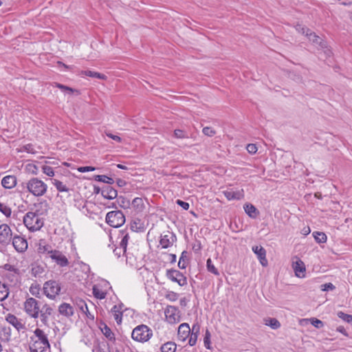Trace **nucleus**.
<instances>
[{
    "label": "nucleus",
    "instance_id": "nucleus-1",
    "mask_svg": "<svg viewBox=\"0 0 352 352\" xmlns=\"http://www.w3.org/2000/svg\"><path fill=\"white\" fill-rule=\"evenodd\" d=\"M30 352H45L50 348V344L47 335L43 330L36 328L30 337Z\"/></svg>",
    "mask_w": 352,
    "mask_h": 352
},
{
    "label": "nucleus",
    "instance_id": "nucleus-2",
    "mask_svg": "<svg viewBox=\"0 0 352 352\" xmlns=\"http://www.w3.org/2000/svg\"><path fill=\"white\" fill-rule=\"evenodd\" d=\"M22 190L34 197H42L47 190V185L38 177H32L21 184Z\"/></svg>",
    "mask_w": 352,
    "mask_h": 352
},
{
    "label": "nucleus",
    "instance_id": "nucleus-3",
    "mask_svg": "<svg viewBox=\"0 0 352 352\" xmlns=\"http://www.w3.org/2000/svg\"><path fill=\"white\" fill-rule=\"evenodd\" d=\"M153 336V331L146 324H140L135 327L131 333V338L138 342H146Z\"/></svg>",
    "mask_w": 352,
    "mask_h": 352
},
{
    "label": "nucleus",
    "instance_id": "nucleus-4",
    "mask_svg": "<svg viewBox=\"0 0 352 352\" xmlns=\"http://www.w3.org/2000/svg\"><path fill=\"white\" fill-rule=\"evenodd\" d=\"M23 223L31 232L39 230L44 225L42 219L33 212H28L25 214Z\"/></svg>",
    "mask_w": 352,
    "mask_h": 352
},
{
    "label": "nucleus",
    "instance_id": "nucleus-5",
    "mask_svg": "<svg viewBox=\"0 0 352 352\" xmlns=\"http://www.w3.org/2000/svg\"><path fill=\"white\" fill-rule=\"evenodd\" d=\"M23 307L25 312L29 317L34 319L38 318L41 307L37 300L32 297H29L24 302Z\"/></svg>",
    "mask_w": 352,
    "mask_h": 352
},
{
    "label": "nucleus",
    "instance_id": "nucleus-6",
    "mask_svg": "<svg viewBox=\"0 0 352 352\" xmlns=\"http://www.w3.org/2000/svg\"><path fill=\"white\" fill-rule=\"evenodd\" d=\"M60 283L54 280H48L43 285V293L47 298L51 300H54L60 293Z\"/></svg>",
    "mask_w": 352,
    "mask_h": 352
},
{
    "label": "nucleus",
    "instance_id": "nucleus-7",
    "mask_svg": "<svg viewBox=\"0 0 352 352\" xmlns=\"http://www.w3.org/2000/svg\"><path fill=\"white\" fill-rule=\"evenodd\" d=\"M106 222L113 228H119L125 223V217L121 210L109 212L106 215Z\"/></svg>",
    "mask_w": 352,
    "mask_h": 352
},
{
    "label": "nucleus",
    "instance_id": "nucleus-8",
    "mask_svg": "<svg viewBox=\"0 0 352 352\" xmlns=\"http://www.w3.org/2000/svg\"><path fill=\"white\" fill-rule=\"evenodd\" d=\"M40 311L38 318H40L42 324L46 327H50V320L54 313L53 307L45 303L42 305Z\"/></svg>",
    "mask_w": 352,
    "mask_h": 352
},
{
    "label": "nucleus",
    "instance_id": "nucleus-9",
    "mask_svg": "<svg viewBox=\"0 0 352 352\" xmlns=\"http://www.w3.org/2000/svg\"><path fill=\"white\" fill-rule=\"evenodd\" d=\"M166 276L168 279L170 280L172 282L177 283L180 286L187 285L186 277L181 272L177 270H167Z\"/></svg>",
    "mask_w": 352,
    "mask_h": 352
},
{
    "label": "nucleus",
    "instance_id": "nucleus-10",
    "mask_svg": "<svg viewBox=\"0 0 352 352\" xmlns=\"http://www.w3.org/2000/svg\"><path fill=\"white\" fill-rule=\"evenodd\" d=\"M306 36L313 43L318 45L322 49H324V52L327 56H331V50L327 47L326 42H324L320 37L317 36L315 33L312 32L310 30H306Z\"/></svg>",
    "mask_w": 352,
    "mask_h": 352
},
{
    "label": "nucleus",
    "instance_id": "nucleus-11",
    "mask_svg": "<svg viewBox=\"0 0 352 352\" xmlns=\"http://www.w3.org/2000/svg\"><path fill=\"white\" fill-rule=\"evenodd\" d=\"M50 258L60 267L69 265V262L67 256L60 250H54Z\"/></svg>",
    "mask_w": 352,
    "mask_h": 352
},
{
    "label": "nucleus",
    "instance_id": "nucleus-12",
    "mask_svg": "<svg viewBox=\"0 0 352 352\" xmlns=\"http://www.w3.org/2000/svg\"><path fill=\"white\" fill-rule=\"evenodd\" d=\"M12 239V230L7 224L0 225V243L7 245L10 243Z\"/></svg>",
    "mask_w": 352,
    "mask_h": 352
},
{
    "label": "nucleus",
    "instance_id": "nucleus-13",
    "mask_svg": "<svg viewBox=\"0 0 352 352\" xmlns=\"http://www.w3.org/2000/svg\"><path fill=\"white\" fill-rule=\"evenodd\" d=\"M176 241L175 234L173 232L167 231L161 234L160 244L162 248L166 249L171 247Z\"/></svg>",
    "mask_w": 352,
    "mask_h": 352
},
{
    "label": "nucleus",
    "instance_id": "nucleus-14",
    "mask_svg": "<svg viewBox=\"0 0 352 352\" xmlns=\"http://www.w3.org/2000/svg\"><path fill=\"white\" fill-rule=\"evenodd\" d=\"M164 314L169 323L173 324L179 321V310L175 306L168 305L165 309Z\"/></svg>",
    "mask_w": 352,
    "mask_h": 352
},
{
    "label": "nucleus",
    "instance_id": "nucleus-15",
    "mask_svg": "<svg viewBox=\"0 0 352 352\" xmlns=\"http://www.w3.org/2000/svg\"><path fill=\"white\" fill-rule=\"evenodd\" d=\"M11 241L16 252H24L28 249V241L24 237L15 235L12 237Z\"/></svg>",
    "mask_w": 352,
    "mask_h": 352
},
{
    "label": "nucleus",
    "instance_id": "nucleus-16",
    "mask_svg": "<svg viewBox=\"0 0 352 352\" xmlns=\"http://www.w3.org/2000/svg\"><path fill=\"white\" fill-rule=\"evenodd\" d=\"M3 269L8 272L5 274V276L10 281L16 280L19 276V270L15 266L6 263L3 265Z\"/></svg>",
    "mask_w": 352,
    "mask_h": 352
},
{
    "label": "nucleus",
    "instance_id": "nucleus-17",
    "mask_svg": "<svg viewBox=\"0 0 352 352\" xmlns=\"http://www.w3.org/2000/svg\"><path fill=\"white\" fill-rule=\"evenodd\" d=\"M192 328L190 329L189 324L188 323H182L178 327L177 331V338L180 341H185L187 338H188Z\"/></svg>",
    "mask_w": 352,
    "mask_h": 352
},
{
    "label": "nucleus",
    "instance_id": "nucleus-18",
    "mask_svg": "<svg viewBox=\"0 0 352 352\" xmlns=\"http://www.w3.org/2000/svg\"><path fill=\"white\" fill-rule=\"evenodd\" d=\"M253 252L257 256L261 264L263 266L267 265V260L266 258V250L261 245H254L252 248Z\"/></svg>",
    "mask_w": 352,
    "mask_h": 352
},
{
    "label": "nucleus",
    "instance_id": "nucleus-19",
    "mask_svg": "<svg viewBox=\"0 0 352 352\" xmlns=\"http://www.w3.org/2000/svg\"><path fill=\"white\" fill-rule=\"evenodd\" d=\"M223 194L229 201L240 200L244 198L243 189H240L236 191H234L232 190H226L223 191Z\"/></svg>",
    "mask_w": 352,
    "mask_h": 352
},
{
    "label": "nucleus",
    "instance_id": "nucleus-20",
    "mask_svg": "<svg viewBox=\"0 0 352 352\" xmlns=\"http://www.w3.org/2000/svg\"><path fill=\"white\" fill-rule=\"evenodd\" d=\"M6 320L12 325L17 331H20L25 329V325L21 322V320L19 319L16 316L12 314H8L6 316Z\"/></svg>",
    "mask_w": 352,
    "mask_h": 352
},
{
    "label": "nucleus",
    "instance_id": "nucleus-21",
    "mask_svg": "<svg viewBox=\"0 0 352 352\" xmlns=\"http://www.w3.org/2000/svg\"><path fill=\"white\" fill-rule=\"evenodd\" d=\"M200 332V325L198 322H195L192 324V329L190 331V334L188 337V344L190 346H192L196 344L198 336Z\"/></svg>",
    "mask_w": 352,
    "mask_h": 352
},
{
    "label": "nucleus",
    "instance_id": "nucleus-22",
    "mask_svg": "<svg viewBox=\"0 0 352 352\" xmlns=\"http://www.w3.org/2000/svg\"><path fill=\"white\" fill-rule=\"evenodd\" d=\"M101 195L104 199H113L118 196V192L111 186H106L101 190Z\"/></svg>",
    "mask_w": 352,
    "mask_h": 352
},
{
    "label": "nucleus",
    "instance_id": "nucleus-23",
    "mask_svg": "<svg viewBox=\"0 0 352 352\" xmlns=\"http://www.w3.org/2000/svg\"><path fill=\"white\" fill-rule=\"evenodd\" d=\"M293 268L295 272V275L299 278L305 277V263L300 260H297L293 263Z\"/></svg>",
    "mask_w": 352,
    "mask_h": 352
},
{
    "label": "nucleus",
    "instance_id": "nucleus-24",
    "mask_svg": "<svg viewBox=\"0 0 352 352\" xmlns=\"http://www.w3.org/2000/svg\"><path fill=\"white\" fill-rule=\"evenodd\" d=\"M58 312L60 315H63L67 318L72 316L74 314L73 307L70 304L67 302H63L59 305Z\"/></svg>",
    "mask_w": 352,
    "mask_h": 352
},
{
    "label": "nucleus",
    "instance_id": "nucleus-25",
    "mask_svg": "<svg viewBox=\"0 0 352 352\" xmlns=\"http://www.w3.org/2000/svg\"><path fill=\"white\" fill-rule=\"evenodd\" d=\"M54 250L51 245L45 244L44 242L41 241L38 245V252L39 254H43L45 257L50 258Z\"/></svg>",
    "mask_w": 352,
    "mask_h": 352
},
{
    "label": "nucleus",
    "instance_id": "nucleus-26",
    "mask_svg": "<svg viewBox=\"0 0 352 352\" xmlns=\"http://www.w3.org/2000/svg\"><path fill=\"white\" fill-rule=\"evenodd\" d=\"M1 184L5 188L11 189L16 184V177L14 175L5 176L1 180Z\"/></svg>",
    "mask_w": 352,
    "mask_h": 352
},
{
    "label": "nucleus",
    "instance_id": "nucleus-27",
    "mask_svg": "<svg viewBox=\"0 0 352 352\" xmlns=\"http://www.w3.org/2000/svg\"><path fill=\"white\" fill-rule=\"evenodd\" d=\"M111 313L118 324L122 323V309L121 305H115L111 309Z\"/></svg>",
    "mask_w": 352,
    "mask_h": 352
},
{
    "label": "nucleus",
    "instance_id": "nucleus-28",
    "mask_svg": "<svg viewBox=\"0 0 352 352\" xmlns=\"http://www.w3.org/2000/svg\"><path fill=\"white\" fill-rule=\"evenodd\" d=\"M79 75L81 76H89L91 78H98V79L104 80L107 79V77L106 75L99 73V72H97L91 71V70H82L80 72Z\"/></svg>",
    "mask_w": 352,
    "mask_h": 352
},
{
    "label": "nucleus",
    "instance_id": "nucleus-29",
    "mask_svg": "<svg viewBox=\"0 0 352 352\" xmlns=\"http://www.w3.org/2000/svg\"><path fill=\"white\" fill-rule=\"evenodd\" d=\"M130 228L133 232H142L145 230L144 224L140 219H133L130 223Z\"/></svg>",
    "mask_w": 352,
    "mask_h": 352
},
{
    "label": "nucleus",
    "instance_id": "nucleus-30",
    "mask_svg": "<svg viewBox=\"0 0 352 352\" xmlns=\"http://www.w3.org/2000/svg\"><path fill=\"white\" fill-rule=\"evenodd\" d=\"M51 183L56 187V190L60 192H68L69 187L63 182L57 179H50Z\"/></svg>",
    "mask_w": 352,
    "mask_h": 352
},
{
    "label": "nucleus",
    "instance_id": "nucleus-31",
    "mask_svg": "<svg viewBox=\"0 0 352 352\" xmlns=\"http://www.w3.org/2000/svg\"><path fill=\"white\" fill-rule=\"evenodd\" d=\"M132 208L137 212H141L145 208V205L142 198L141 197H135L132 201L131 204Z\"/></svg>",
    "mask_w": 352,
    "mask_h": 352
},
{
    "label": "nucleus",
    "instance_id": "nucleus-32",
    "mask_svg": "<svg viewBox=\"0 0 352 352\" xmlns=\"http://www.w3.org/2000/svg\"><path fill=\"white\" fill-rule=\"evenodd\" d=\"M244 210L245 213L251 218H256L257 214L258 213L256 207L250 203H246L243 206Z\"/></svg>",
    "mask_w": 352,
    "mask_h": 352
},
{
    "label": "nucleus",
    "instance_id": "nucleus-33",
    "mask_svg": "<svg viewBox=\"0 0 352 352\" xmlns=\"http://www.w3.org/2000/svg\"><path fill=\"white\" fill-rule=\"evenodd\" d=\"M92 290L93 295L95 298L100 300H102L106 298L107 292L104 291L99 285H94Z\"/></svg>",
    "mask_w": 352,
    "mask_h": 352
},
{
    "label": "nucleus",
    "instance_id": "nucleus-34",
    "mask_svg": "<svg viewBox=\"0 0 352 352\" xmlns=\"http://www.w3.org/2000/svg\"><path fill=\"white\" fill-rule=\"evenodd\" d=\"M102 324L103 327H100V329L103 335L110 341H115V335L111 329L106 324L103 323Z\"/></svg>",
    "mask_w": 352,
    "mask_h": 352
},
{
    "label": "nucleus",
    "instance_id": "nucleus-35",
    "mask_svg": "<svg viewBox=\"0 0 352 352\" xmlns=\"http://www.w3.org/2000/svg\"><path fill=\"white\" fill-rule=\"evenodd\" d=\"M10 289L8 286L0 281V301H4L8 298Z\"/></svg>",
    "mask_w": 352,
    "mask_h": 352
},
{
    "label": "nucleus",
    "instance_id": "nucleus-36",
    "mask_svg": "<svg viewBox=\"0 0 352 352\" xmlns=\"http://www.w3.org/2000/svg\"><path fill=\"white\" fill-rule=\"evenodd\" d=\"M188 263V252L184 250L182 252V254L179 257V260L178 262V267L182 270H184L186 268Z\"/></svg>",
    "mask_w": 352,
    "mask_h": 352
},
{
    "label": "nucleus",
    "instance_id": "nucleus-37",
    "mask_svg": "<svg viewBox=\"0 0 352 352\" xmlns=\"http://www.w3.org/2000/svg\"><path fill=\"white\" fill-rule=\"evenodd\" d=\"M177 346L173 342H167L160 347L162 352H175Z\"/></svg>",
    "mask_w": 352,
    "mask_h": 352
},
{
    "label": "nucleus",
    "instance_id": "nucleus-38",
    "mask_svg": "<svg viewBox=\"0 0 352 352\" xmlns=\"http://www.w3.org/2000/svg\"><path fill=\"white\" fill-rule=\"evenodd\" d=\"M265 324L270 327L272 329H278L280 327V322L274 318H269L265 320Z\"/></svg>",
    "mask_w": 352,
    "mask_h": 352
},
{
    "label": "nucleus",
    "instance_id": "nucleus-39",
    "mask_svg": "<svg viewBox=\"0 0 352 352\" xmlns=\"http://www.w3.org/2000/svg\"><path fill=\"white\" fill-rule=\"evenodd\" d=\"M312 234L316 241L318 243H326L327 240V236L324 232H314Z\"/></svg>",
    "mask_w": 352,
    "mask_h": 352
},
{
    "label": "nucleus",
    "instance_id": "nucleus-40",
    "mask_svg": "<svg viewBox=\"0 0 352 352\" xmlns=\"http://www.w3.org/2000/svg\"><path fill=\"white\" fill-rule=\"evenodd\" d=\"M77 305H78V307L80 308V309L82 311V312L85 314L88 318H90L92 319L94 318V316H92L89 313L87 305L84 300H79V302L77 303Z\"/></svg>",
    "mask_w": 352,
    "mask_h": 352
},
{
    "label": "nucleus",
    "instance_id": "nucleus-41",
    "mask_svg": "<svg viewBox=\"0 0 352 352\" xmlns=\"http://www.w3.org/2000/svg\"><path fill=\"white\" fill-rule=\"evenodd\" d=\"M95 180L100 182H103L108 184H113L114 180L113 178L109 177L104 175H98L95 176Z\"/></svg>",
    "mask_w": 352,
    "mask_h": 352
},
{
    "label": "nucleus",
    "instance_id": "nucleus-42",
    "mask_svg": "<svg viewBox=\"0 0 352 352\" xmlns=\"http://www.w3.org/2000/svg\"><path fill=\"white\" fill-rule=\"evenodd\" d=\"M121 240L120 244L122 248H127L128 242L129 240V235L126 231L122 230L120 232Z\"/></svg>",
    "mask_w": 352,
    "mask_h": 352
},
{
    "label": "nucleus",
    "instance_id": "nucleus-43",
    "mask_svg": "<svg viewBox=\"0 0 352 352\" xmlns=\"http://www.w3.org/2000/svg\"><path fill=\"white\" fill-rule=\"evenodd\" d=\"M206 267L208 272L210 273H212L214 275H219V272L218 270L215 267V266L213 265L211 258H208L206 262Z\"/></svg>",
    "mask_w": 352,
    "mask_h": 352
},
{
    "label": "nucleus",
    "instance_id": "nucleus-44",
    "mask_svg": "<svg viewBox=\"0 0 352 352\" xmlns=\"http://www.w3.org/2000/svg\"><path fill=\"white\" fill-rule=\"evenodd\" d=\"M113 253L116 256H117L118 258L121 256H126V248H122L120 244L119 243V246L116 247L113 250Z\"/></svg>",
    "mask_w": 352,
    "mask_h": 352
},
{
    "label": "nucleus",
    "instance_id": "nucleus-45",
    "mask_svg": "<svg viewBox=\"0 0 352 352\" xmlns=\"http://www.w3.org/2000/svg\"><path fill=\"white\" fill-rule=\"evenodd\" d=\"M55 87L60 89L61 91H67L68 94H70L74 93V91L78 92L77 90H75V89H72V87H67L66 85H62L58 82H55Z\"/></svg>",
    "mask_w": 352,
    "mask_h": 352
},
{
    "label": "nucleus",
    "instance_id": "nucleus-46",
    "mask_svg": "<svg viewBox=\"0 0 352 352\" xmlns=\"http://www.w3.org/2000/svg\"><path fill=\"white\" fill-rule=\"evenodd\" d=\"M43 173L49 176V177H54L55 175L54 170L52 167L47 166V165H43L41 167Z\"/></svg>",
    "mask_w": 352,
    "mask_h": 352
},
{
    "label": "nucleus",
    "instance_id": "nucleus-47",
    "mask_svg": "<svg viewBox=\"0 0 352 352\" xmlns=\"http://www.w3.org/2000/svg\"><path fill=\"white\" fill-rule=\"evenodd\" d=\"M210 338H211V334H210V332L209 331L208 329H206V333H205V336H204V346L206 349H211V346H210Z\"/></svg>",
    "mask_w": 352,
    "mask_h": 352
},
{
    "label": "nucleus",
    "instance_id": "nucleus-48",
    "mask_svg": "<svg viewBox=\"0 0 352 352\" xmlns=\"http://www.w3.org/2000/svg\"><path fill=\"white\" fill-rule=\"evenodd\" d=\"M165 298H166V299H167L171 302H175L178 299L179 294L175 292L168 291L165 294Z\"/></svg>",
    "mask_w": 352,
    "mask_h": 352
},
{
    "label": "nucleus",
    "instance_id": "nucleus-49",
    "mask_svg": "<svg viewBox=\"0 0 352 352\" xmlns=\"http://www.w3.org/2000/svg\"><path fill=\"white\" fill-rule=\"evenodd\" d=\"M0 211L7 217H10L12 213L11 208L1 202H0Z\"/></svg>",
    "mask_w": 352,
    "mask_h": 352
},
{
    "label": "nucleus",
    "instance_id": "nucleus-50",
    "mask_svg": "<svg viewBox=\"0 0 352 352\" xmlns=\"http://www.w3.org/2000/svg\"><path fill=\"white\" fill-rule=\"evenodd\" d=\"M338 316L340 319H342V320H344L348 323H352V315L345 314L342 311H339V312H338Z\"/></svg>",
    "mask_w": 352,
    "mask_h": 352
},
{
    "label": "nucleus",
    "instance_id": "nucleus-51",
    "mask_svg": "<svg viewBox=\"0 0 352 352\" xmlns=\"http://www.w3.org/2000/svg\"><path fill=\"white\" fill-rule=\"evenodd\" d=\"M174 136L179 139H185L188 138V133L186 131L181 129H175L174 131Z\"/></svg>",
    "mask_w": 352,
    "mask_h": 352
},
{
    "label": "nucleus",
    "instance_id": "nucleus-52",
    "mask_svg": "<svg viewBox=\"0 0 352 352\" xmlns=\"http://www.w3.org/2000/svg\"><path fill=\"white\" fill-rule=\"evenodd\" d=\"M311 324L317 329H320L324 326V323L320 320L312 318L310 319Z\"/></svg>",
    "mask_w": 352,
    "mask_h": 352
},
{
    "label": "nucleus",
    "instance_id": "nucleus-53",
    "mask_svg": "<svg viewBox=\"0 0 352 352\" xmlns=\"http://www.w3.org/2000/svg\"><path fill=\"white\" fill-rule=\"evenodd\" d=\"M89 207H93V204L91 203V202H87V201H83V205L82 206V208L80 209L82 210V212L84 213L85 214L87 215L88 213H89Z\"/></svg>",
    "mask_w": 352,
    "mask_h": 352
},
{
    "label": "nucleus",
    "instance_id": "nucleus-54",
    "mask_svg": "<svg viewBox=\"0 0 352 352\" xmlns=\"http://www.w3.org/2000/svg\"><path fill=\"white\" fill-rule=\"evenodd\" d=\"M202 132L204 135L212 137L215 134L214 130L209 126H206L203 129Z\"/></svg>",
    "mask_w": 352,
    "mask_h": 352
},
{
    "label": "nucleus",
    "instance_id": "nucleus-55",
    "mask_svg": "<svg viewBox=\"0 0 352 352\" xmlns=\"http://www.w3.org/2000/svg\"><path fill=\"white\" fill-rule=\"evenodd\" d=\"M336 289V287L334 285H333L331 283H325L321 285V290L324 292L327 291H332Z\"/></svg>",
    "mask_w": 352,
    "mask_h": 352
},
{
    "label": "nucleus",
    "instance_id": "nucleus-56",
    "mask_svg": "<svg viewBox=\"0 0 352 352\" xmlns=\"http://www.w3.org/2000/svg\"><path fill=\"white\" fill-rule=\"evenodd\" d=\"M23 150L29 153H35L36 151L32 144H28L23 146Z\"/></svg>",
    "mask_w": 352,
    "mask_h": 352
},
{
    "label": "nucleus",
    "instance_id": "nucleus-57",
    "mask_svg": "<svg viewBox=\"0 0 352 352\" xmlns=\"http://www.w3.org/2000/svg\"><path fill=\"white\" fill-rule=\"evenodd\" d=\"M30 292L32 295L38 297L39 295V287L36 285H32L30 287Z\"/></svg>",
    "mask_w": 352,
    "mask_h": 352
},
{
    "label": "nucleus",
    "instance_id": "nucleus-58",
    "mask_svg": "<svg viewBox=\"0 0 352 352\" xmlns=\"http://www.w3.org/2000/svg\"><path fill=\"white\" fill-rule=\"evenodd\" d=\"M105 135L107 137L111 138L112 140H115L117 142H122V138L120 136L116 135H113L111 133H110L109 131H105Z\"/></svg>",
    "mask_w": 352,
    "mask_h": 352
},
{
    "label": "nucleus",
    "instance_id": "nucleus-59",
    "mask_svg": "<svg viewBox=\"0 0 352 352\" xmlns=\"http://www.w3.org/2000/svg\"><path fill=\"white\" fill-rule=\"evenodd\" d=\"M176 204L178 206H181L185 210H188V208L190 207V205H189V204L188 202L184 201H182L181 199H177L176 201Z\"/></svg>",
    "mask_w": 352,
    "mask_h": 352
},
{
    "label": "nucleus",
    "instance_id": "nucleus-60",
    "mask_svg": "<svg viewBox=\"0 0 352 352\" xmlns=\"http://www.w3.org/2000/svg\"><path fill=\"white\" fill-rule=\"evenodd\" d=\"M95 170H96V168L93 167V166H80V167L78 168V170L80 173L94 171Z\"/></svg>",
    "mask_w": 352,
    "mask_h": 352
},
{
    "label": "nucleus",
    "instance_id": "nucleus-61",
    "mask_svg": "<svg viewBox=\"0 0 352 352\" xmlns=\"http://www.w3.org/2000/svg\"><path fill=\"white\" fill-rule=\"evenodd\" d=\"M247 151L250 153L254 154L257 151V147L254 144H249L247 146Z\"/></svg>",
    "mask_w": 352,
    "mask_h": 352
},
{
    "label": "nucleus",
    "instance_id": "nucleus-62",
    "mask_svg": "<svg viewBox=\"0 0 352 352\" xmlns=\"http://www.w3.org/2000/svg\"><path fill=\"white\" fill-rule=\"evenodd\" d=\"M296 29L298 32L302 33V34H305V35H306V30H308L307 28H305L301 25H298L296 26Z\"/></svg>",
    "mask_w": 352,
    "mask_h": 352
},
{
    "label": "nucleus",
    "instance_id": "nucleus-63",
    "mask_svg": "<svg viewBox=\"0 0 352 352\" xmlns=\"http://www.w3.org/2000/svg\"><path fill=\"white\" fill-rule=\"evenodd\" d=\"M337 331L342 333L344 336L348 337L349 334L343 326H339L336 329Z\"/></svg>",
    "mask_w": 352,
    "mask_h": 352
},
{
    "label": "nucleus",
    "instance_id": "nucleus-64",
    "mask_svg": "<svg viewBox=\"0 0 352 352\" xmlns=\"http://www.w3.org/2000/svg\"><path fill=\"white\" fill-rule=\"evenodd\" d=\"M116 184L120 187H123L126 184V182L125 180L122 179H118L116 181Z\"/></svg>",
    "mask_w": 352,
    "mask_h": 352
}]
</instances>
